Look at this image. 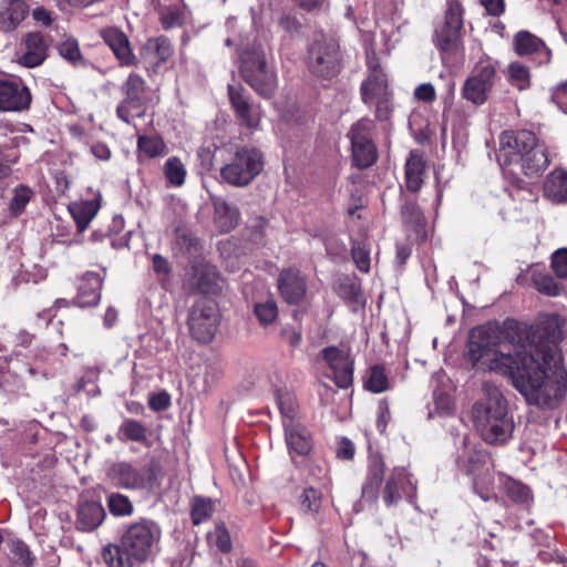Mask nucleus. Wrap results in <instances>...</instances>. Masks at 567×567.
<instances>
[{"mask_svg": "<svg viewBox=\"0 0 567 567\" xmlns=\"http://www.w3.org/2000/svg\"><path fill=\"white\" fill-rule=\"evenodd\" d=\"M505 339L514 353L498 349L499 329L487 324L474 328L468 340V358L474 365L509 375L514 388L529 405L554 410L567 392V371L563 367L549 369L555 357L548 339L538 330L516 320H505Z\"/></svg>", "mask_w": 567, "mask_h": 567, "instance_id": "f257e3e1", "label": "nucleus"}, {"mask_svg": "<svg viewBox=\"0 0 567 567\" xmlns=\"http://www.w3.org/2000/svg\"><path fill=\"white\" fill-rule=\"evenodd\" d=\"M472 416L476 431L487 444L503 445L511 440L515 423L498 389L486 390L484 398L473 405Z\"/></svg>", "mask_w": 567, "mask_h": 567, "instance_id": "f03ea898", "label": "nucleus"}, {"mask_svg": "<svg viewBox=\"0 0 567 567\" xmlns=\"http://www.w3.org/2000/svg\"><path fill=\"white\" fill-rule=\"evenodd\" d=\"M498 158L505 165L519 164L529 177L538 175L549 165L545 146L538 144L536 135L527 130L503 132L499 136Z\"/></svg>", "mask_w": 567, "mask_h": 567, "instance_id": "7ed1b4c3", "label": "nucleus"}, {"mask_svg": "<svg viewBox=\"0 0 567 567\" xmlns=\"http://www.w3.org/2000/svg\"><path fill=\"white\" fill-rule=\"evenodd\" d=\"M463 16L462 4L457 0H449L443 21L435 27L433 41L445 65H454L464 59Z\"/></svg>", "mask_w": 567, "mask_h": 567, "instance_id": "20e7f679", "label": "nucleus"}, {"mask_svg": "<svg viewBox=\"0 0 567 567\" xmlns=\"http://www.w3.org/2000/svg\"><path fill=\"white\" fill-rule=\"evenodd\" d=\"M161 537L162 529L156 522L141 518L127 525L120 539L123 546L141 564L153 559L157 555Z\"/></svg>", "mask_w": 567, "mask_h": 567, "instance_id": "39448f33", "label": "nucleus"}, {"mask_svg": "<svg viewBox=\"0 0 567 567\" xmlns=\"http://www.w3.org/2000/svg\"><path fill=\"white\" fill-rule=\"evenodd\" d=\"M240 72L246 83L260 96L270 97L277 89V75L266 61L265 52L255 49L241 56Z\"/></svg>", "mask_w": 567, "mask_h": 567, "instance_id": "423d86ee", "label": "nucleus"}, {"mask_svg": "<svg viewBox=\"0 0 567 567\" xmlns=\"http://www.w3.org/2000/svg\"><path fill=\"white\" fill-rule=\"evenodd\" d=\"M105 480L116 488L142 491L154 487L156 474L152 466L118 461L106 465Z\"/></svg>", "mask_w": 567, "mask_h": 567, "instance_id": "0eeeda50", "label": "nucleus"}, {"mask_svg": "<svg viewBox=\"0 0 567 567\" xmlns=\"http://www.w3.org/2000/svg\"><path fill=\"white\" fill-rule=\"evenodd\" d=\"M264 167L262 154L254 147L238 148L220 169L224 182L233 186H246L260 174Z\"/></svg>", "mask_w": 567, "mask_h": 567, "instance_id": "6e6552de", "label": "nucleus"}, {"mask_svg": "<svg viewBox=\"0 0 567 567\" xmlns=\"http://www.w3.org/2000/svg\"><path fill=\"white\" fill-rule=\"evenodd\" d=\"M307 65L310 73L319 79L334 78L341 70L339 43L332 38L318 37L308 49Z\"/></svg>", "mask_w": 567, "mask_h": 567, "instance_id": "1a4fd4ad", "label": "nucleus"}, {"mask_svg": "<svg viewBox=\"0 0 567 567\" xmlns=\"http://www.w3.org/2000/svg\"><path fill=\"white\" fill-rule=\"evenodd\" d=\"M497 80L496 62L482 58L464 81L461 95L475 106L485 104Z\"/></svg>", "mask_w": 567, "mask_h": 567, "instance_id": "9d476101", "label": "nucleus"}, {"mask_svg": "<svg viewBox=\"0 0 567 567\" xmlns=\"http://www.w3.org/2000/svg\"><path fill=\"white\" fill-rule=\"evenodd\" d=\"M190 336L199 343L213 341L220 323V313L217 303L209 298L198 299L188 315Z\"/></svg>", "mask_w": 567, "mask_h": 567, "instance_id": "9b49d317", "label": "nucleus"}, {"mask_svg": "<svg viewBox=\"0 0 567 567\" xmlns=\"http://www.w3.org/2000/svg\"><path fill=\"white\" fill-rule=\"evenodd\" d=\"M374 124L369 118H361L348 132L351 142L353 165L358 168H368L378 159L377 146L373 142Z\"/></svg>", "mask_w": 567, "mask_h": 567, "instance_id": "f8f14e48", "label": "nucleus"}, {"mask_svg": "<svg viewBox=\"0 0 567 567\" xmlns=\"http://www.w3.org/2000/svg\"><path fill=\"white\" fill-rule=\"evenodd\" d=\"M145 90V80L137 73H130L121 87L124 99L116 107V114L120 120L127 124H133L135 118L144 115L146 111Z\"/></svg>", "mask_w": 567, "mask_h": 567, "instance_id": "ddd939ff", "label": "nucleus"}, {"mask_svg": "<svg viewBox=\"0 0 567 567\" xmlns=\"http://www.w3.org/2000/svg\"><path fill=\"white\" fill-rule=\"evenodd\" d=\"M416 484L404 467H395L388 477L382 491V498L388 507L396 505L402 498L413 503Z\"/></svg>", "mask_w": 567, "mask_h": 567, "instance_id": "4468645a", "label": "nucleus"}, {"mask_svg": "<svg viewBox=\"0 0 567 567\" xmlns=\"http://www.w3.org/2000/svg\"><path fill=\"white\" fill-rule=\"evenodd\" d=\"M321 353L336 385L341 389L351 386L353 382V361L350 354L337 347H327Z\"/></svg>", "mask_w": 567, "mask_h": 567, "instance_id": "2eb2a0df", "label": "nucleus"}, {"mask_svg": "<svg viewBox=\"0 0 567 567\" xmlns=\"http://www.w3.org/2000/svg\"><path fill=\"white\" fill-rule=\"evenodd\" d=\"M228 96L235 116L241 126L256 130L259 126L261 112L258 105L250 103L249 94L239 85H228Z\"/></svg>", "mask_w": 567, "mask_h": 567, "instance_id": "dca6fc26", "label": "nucleus"}, {"mask_svg": "<svg viewBox=\"0 0 567 567\" xmlns=\"http://www.w3.org/2000/svg\"><path fill=\"white\" fill-rule=\"evenodd\" d=\"M369 76L361 84V96L365 105L372 106L375 100L390 95L388 79L375 58L368 56Z\"/></svg>", "mask_w": 567, "mask_h": 567, "instance_id": "f3484780", "label": "nucleus"}, {"mask_svg": "<svg viewBox=\"0 0 567 567\" xmlns=\"http://www.w3.org/2000/svg\"><path fill=\"white\" fill-rule=\"evenodd\" d=\"M383 476V461L379 457L371 460L361 487V498L353 505V509L357 513L362 512L365 508V504L373 505L377 503Z\"/></svg>", "mask_w": 567, "mask_h": 567, "instance_id": "a211bd4d", "label": "nucleus"}, {"mask_svg": "<svg viewBox=\"0 0 567 567\" xmlns=\"http://www.w3.org/2000/svg\"><path fill=\"white\" fill-rule=\"evenodd\" d=\"M284 429L286 444L291 460L296 463L297 456L305 457L309 455L313 442L308 429L297 420H288Z\"/></svg>", "mask_w": 567, "mask_h": 567, "instance_id": "6ab92c4d", "label": "nucleus"}, {"mask_svg": "<svg viewBox=\"0 0 567 567\" xmlns=\"http://www.w3.org/2000/svg\"><path fill=\"white\" fill-rule=\"evenodd\" d=\"M31 94L17 81L0 80V112H20L29 109Z\"/></svg>", "mask_w": 567, "mask_h": 567, "instance_id": "aec40b11", "label": "nucleus"}, {"mask_svg": "<svg viewBox=\"0 0 567 567\" xmlns=\"http://www.w3.org/2000/svg\"><path fill=\"white\" fill-rule=\"evenodd\" d=\"M173 54L168 39L158 37L150 39L142 49V59L148 74L158 73Z\"/></svg>", "mask_w": 567, "mask_h": 567, "instance_id": "412c9836", "label": "nucleus"}, {"mask_svg": "<svg viewBox=\"0 0 567 567\" xmlns=\"http://www.w3.org/2000/svg\"><path fill=\"white\" fill-rule=\"evenodd\" d=\"M278 288L282 298L291 305L302 301L307 291L306 280L296 268L284 269L279 274Z\"/></svg>", "mask_w": 567, "mask_h": 567, "instance_id": "4be33fe9", "label": "nucleus"}, {"mask_svg": "<svg viewBox=\"0 0 567 567\" xmlns=\"http://www.w3.org/2000/svg\"><path fill=\"white\" fill-rule=\"evenodd\" d=\"M103 279L100 274L87 271L79 278L78 293L73 303L80 308L94 307L101 298Z\"/></svg>", "mask_w": 567, "mask_h": 567, "instance_id": "5701e85b", "label": "nucleus"}, {"mask_svg": "<svg viewBox=\"0 0 567 567\" xmlns=\"http://www.w3.org/2000/svg\"><path fill=\"white\" fill-rule=\"evenodd\" d=\"M104 42L112 50L122 66H131L136 63V58L131 49L126 34L117 28H107L102 31Z\"/></svg>", "mask_w": 567, "mask_h": 567, "instance_id": "b1692460", "label": "nucleus"}, {"mask_svg": "<svg viewBox=\"0 0 567 567\" xmlns=\"http://www.w3.org/2000/svg\"><path fill=\"white\" fill-rule=\"evenodd\" d=\"M513 45L515 52L520 56L534 55L538 56V63L548 62L550 51L545 42L528 31H519L515 34Z\"/></svg>", "mask_w": 567, "mask_h": 567, "instance_id": "393cba45", "label": "nucleus"}, {"mask_svg": "<svg viewBox=\"0 0 567 567\" xmlns=\"http://www.w3.org/2000/svg\"><path fill=\"white\" fill-rule=\"evenodd\" d=\"M90 197L73 204V220L78 234H82L94 219L101 208V193L90 188Z\"/></svg>", "mask_w": 567, "mask_h": 567, "instance_id": "a878e982", "label": "nucleus"}, {"mask_svg": "<svg viewBox=\"0 0 567 567\" xmlns=\"http://www.w3.org/2000/svg\"><path fill=\"white\" fill-rule=\"evenodd\" d=\"M488 455L483 450H476L464 439V446L457 455V466L466 474L475 475L487 466Z\"/></svg>", "mask_w": 567, "mask_h": 567, "instance_id": "bb28decb", "label": "nucleus"}, {"mask_svg": "<svg viewBox=\"0 0 567 567\" xmlns=\"http://www.w3.org/2000/svg\"><path fill=\"white\" fill-rule=\"evenodd\" d=\"M105 515V509L100 502H82L78 509V528L92 532L103 523Z\"/></svg>", "mask_w": 567, "mask_h": 567, "instance_id": "cd10ccee", "label": "nucleus"}, {"mask_svg": "<svg viewBox=\"0 0 567 567\" xmlns=\"http://www.w3.org/2000/svg\"><path fill=\"white\" fill-rule=\"evenodd\" d=\"M29 12L28 4L23 0H4L0 9V28L13 31Z\"/></svg>", "mask_w": 567, "mask_h": 567, "instance_id": "c85d7f7f", "label": "nucleus"}, {"mask_svg": "<svg viewBox=\"0 0 567 567\" xmlns=\"http://www.w3.org/2000/svg\"><path fill=\"white\" fill-rule=\"evenodd\" d=\"M47 44L40 32H30L25 37V52L20 56V64L27 68L40 65L45 59Z\"/></svg>", "mask_w": 567, "mask_h": 567, "instance_id": "c756f323", "label": "nucleus"}, {"mask_svg": "<svg viewBox=\"0 0 567 567\" xmlns=\"http://www.w3.org/2000/svg\"><path fill=\"white\" fill-rule=\"evenodd\" d=\"M101 556L106 567H134L137 563V559L131 555L121 540L118 544L105 545Z\"/></svg>", "mask_w": 567, "mask_h": 567, "instance_id": "7c9ffc66", "label": "nucleus"}, {"mask_svg": "<svg viewBox=\"0 0 567 567\" xmlns=\"http://www.w3.org/2000/svg\"><path fill=\"white\" fill-rule=\"evenodd\" d=\"M544 193L554 203H567V172L554 171L544 184Z\"/></svg>", "mask_w": 567, "mask_h": 567, "instance_id": "2f4dec72", "label": "nucleus"}, {"mask_svg": "<svg viewBox=\"0 0 567 567\" xmlns=\"http://www.w3.org/2000/svg\"><path fill=\"white\" fill-rule=\"evenodd\" d=\"M401 215L404 224L414 230L416 239L424 240L426 237V223L417 204L412 199H406L402 205Z\"/></svg>", "mask_w": 567, "mask_h": 567, "instance_id": "473e14b6", "label": "nucleus"}, {"mask_svg": "<svg viewBox=\"0 0 567 567\" xmlns=\"http://www.w3.org/2000/svg\"><path fill=\"white\" fill-rule=\"evenodd\" d=\"M424 162L422 157L411 152L405 162V187L412 193L421 189L423 184Z\"/></svg>", "mask_w": 567, "mask_h": 567, "instance_id": "72a5a7b5", "label": "nucleus"}, {"mask_svg": "<svg viewBox=\"0 0 567 567\" xmlns=\"http://www.w3.org/2000/svg\"><path fill=\"white\" fill-rule=\"evenodd\" d=\"M167 154V146L158 135H140L137 138V158L162 157Z\"/></svg>", "mask_w": 567, "mask_h": 567, "instance_id": "f704fd0d", "label": "nucleus"}, {"mask_svg": "<svg viewBox=\"0 0 567 567\" xmlns=\"http://www.w3.org/2000/svg\"><path fill=\"white\" fill-rule=\"evenodd\" d=\"M239 219V212L236 207L219 202L215 204V223L223 233H228L234 229Z\"/></svg>", "mask_w": 567, "mask_h": 567, "instance_id": "c9c22d12", "label": "nucleus"}, {"mask_svg": "<svg viewBox=\"0 0 567 567\" xmlns=\"http://www.w3.org/2000/svg\"><path fill=\"white\" fill-rule=\"evenodd\" d=\"M117 439L122 442L145 443L146 427L136 420L125 419L118 427Z\"/></svg>", "mask_w": 567, "mask_h": 567, "instance_id": "e433bc0d", "label": "nucleus"}, {"mask_svg": "<svg viewBox=\"0 0 567 567\" xmlns=\"http://www.w3.org/2000/svg\"><path fill=\"white\" fill-rule=\"evenodd\" d=\"M473 476V488L475 494L485 502L496 498L494 491V475L489 467H486Z\"/></svg>", "mask_w": 567, "mask_h": 567, "instance_id": "4c0bfd02", "label": "nucleus"}, {"mask_svg": "<svg viewBox=\"0 0 567 567\" xmlns=\"http://www.w3.org/2000/svg\"><path fill=\"white\" fill-rule=\"evenodd\" d=\"M504 488L506 495L515 503L529 506L533 502V495L530 488L519 481L511 477H505Z\"/></svg>", "mask_w": 567, "mask_h": 567, "instance_id": "58836bf2", "label": "nucleus"}, {"mask_svg": "<svg viewBox=\"0 0 567 567\" xmlns=\"http://www.w3.org/2000/svg\"><path fill=\"white\" fill-rule=\"evenodd\" d=\"M275 400L282 416V425L285 426L288 420H295L297 408L296 395L288 389H277Z\"/></svg>", "mask_w": 567, "mask_h": 567, "instance_id": "ea45409f", "label": "nucleus"}, {"mask_svg": "<svg viewBox=\"0 0 567 567\" xmlns=\"http://www.w3.org/2000/svg\"><path fill=\"white\" fill-rule=\"evenodd\" d=\"M163 171L169 185L175 187H181L182 185H184L187 172L185 165L178 157H169L165 162Z\"/></svg>", "mask_w": 567, "mask_h": 567, "instance_id": "a19ab883", "label": "nucleus"}, {"mask_svg": "<svg viewBox=\"0 0 567 567\" xmlns=\"http://www.w3.org/2000/svg\"><path fill=\"white\" fill-rule=\"evenodd\" d=\"M215 512V502L210 498L194 497L190 508V518L194 525L208 520Z\"/></svg>", "mask_w": 567, "mask_h": 567, "instance_id": "79ce46f5", "label": "nucleus"}, {"mask_svg": "<svg viewBox=\"0 0 567 567\" xmlns=\"http://www.w3.org/2000/svg\"><path fill=\"white\" fill-rule=\"evenodd\" d=\"M207 540L221 553H229L233 548L230 534L224 522L215 524L214 530L207 534Z\"/></svg>", "mask_w": 567, "mask_h": 567, "instance_id": "37998d69", "label": "nucleus"}, {"mask_svg": "<svg viewBox=\"0 0 567 567\" xmlns=\"http://www.w3.org/2000/svg\"><path fill=\"white\" fill-rule=\"evenodd\" d=\"M107 506L110 513L116 517L131 516L134 512V506L131 499L118 492L111 493L107 496Z\"/></svg>", "mask_w": 567, "mask_h": 567, "instance_id": "c03bdc74", "label": "nucleus"}, {"mask_svg": "<svg viewBox=\"0 0 567 567\" xmlns=\"http://www.w3.org/2000/svg\"><path fill=\"white\" fill-rule=\"evenodd\" d=\"M509 83L523 91L530 85V75L527 66L520 62H512L507 69Z\"/></svg>", "mask_w": 567, "mask_h": 567, "instance_id": "a18cd8bd", "label": "nucleus"}, {"mask_svg": "<svg viewBox=\"0 0 567 567\" xmlns=\"http://www.w3.org/2000/svg\"><path fill=\"white\" fill-rule=\"evenodd\" d=\"M254 312L262 326H268L272 323L278 317L277 303L272 299L257 302L254 307Z\"/></svg>", "mask_w": 567, "mask_h": 567, "instance_id": "49530a36", "label": "nucleus"}, {"mask_svg": "<svg viewBox=\"0 0 567 567\" xmlns=\"http://www.w3.org/2000/svg\"><path fill=\"white\" fill-rule=\"evenodd\" d=\"M365 386L373 393H381L389 389V380L383 367L374 365L370 369Z\"/></svg>", "mask_w": 567, "mask_h": 567, "instance_id": "de8ad7c7", "label": "nucleus"}, {"mask_svg": "<svg viewBox=\"0 0 567 567\" xmlns=\"http://www.w3.org/2000/svg\"><path fill=\"white\" fill-rule=\"evenodd\" d=\"M300 503L303 511L316 514L321 507L322 494L313 487H307L301 494Z\"/></svg>", "mask_w": 567, "mask_h": 567, "instance_id": "09e8293b", "label": "nucleus"}, {"mask_svg": "<svg viewBox=\"0 0 567 567\" xmlns=\"http://www.w3.org/2000/svg\"><path fill=\"white\" fill-rule=\"evenodd\" d=\"M534 285L540 293L547 295L550 297L559 296L561 292V287L549 275H543V274L536 275L534 277Z\"/></svg>", "mask_w": 567, "mask_h": 567, "instance_id": "8fccbe9b", "label": "nucleus"}, {"mask_svg": "<svg viewBox=\"0 0 567 567\" xmlns=\"http://www.w3.org/2000/svg\"><path fill=\"white\" fill-rule=\"evenodd\" d=\"M32 197V190L25 186H19L14 189V195L10 202V212L13 216L20 215Z\"/></svg>", "mask_w": 567, "mask_h": 567, "instance_id": "3c124183", "label": "nucleus"}, {"mask_svg": "<svg viewBox=\"0 0 567 567\" xmlns=\"http://www.w3.org/2000/svg\"><path fill=\"white\" fill-rule=\"evenodd\" d=\"M99 374L100 370L96 367L89 368L78 381V390L85 391L89 395H96L99 393L96 385Z\"/></svg>", "mask_w": 567, "mask_h": 567, "instance_id": "603ef678", "label": "nucleus"}, {"mask_svg": "<svg viewBox=\"0 0 567 567\" xmlns=\"http://www.w3.org/2000/svg\"><path fill=\"white\" fill-rule=\"evenodd\" d=\"M352 258L358 269L362 272H369L370 270V252L361 244H354L352 246Z\"/></svg>", "mask_w": 567, "mask_h": 567, "instance_id": "864d4df0", "label": "nucleus"}, {"mask_svg": "<svg viewBox=\"0 0 567 567\" xmlns=\"http://www.w3.org/2000/svg\"><path fill=\"white\" fill-rule=\"evenodd\" d=\"M551 268L557 277L567 278V249L556 250L551 256Z\"/></svg>", "mask_w": 567, "mask_h": 567, "instance_id": "5fc2aeb1", "label": "nucleus"}, {"mask_svg": "<svg viewBox=\"0 0 567 567\" xmlns=\"http://www.w3.org/2000/svg\"><path fill=\"white\" fill-rule=\"evenodd\" d=\"M18 155L13 150L0 147V179L11 174V167L17 162Z\"/></svg>", "mask_w": 567, "mask_h": 567, "instance_id": "6e6d98bb", "label": "nucleus"}, {"mask_svg": "<svg viewBox=\"0 0 567 567\" xmlns=\"http://www.w3.org/2000/svg\"><path fill=\"white\" fill-rule=\"evenodd\" d=\"M11 551L17 557L18 563L33 565L34 557L32 556L29 547L21 540H13L11 543Z\"/></svg>", "mask_w": 567, "mask_h": 567, "instance_id": "4d7b16f0", "label": "nucleus"}, {"mask_svg": "<svg viewBox=\"0 0 567 567\" xmlns=\"http://www.w3.org/2000/svg\"><path fill=\"white\" fill-rule=\"evenodd\" d=\"M373 105H375V117L379 121H388L390 118L392 114L391 94L375 100Z\"/></svg>", "mask_w": 567, "mask_h": 567, "instance_id": "13d9d810", "label": "nucleus"}, {"mask_svg": "<svg viewBox=\"0 0 567 567\" xmlns=\"http://www.w3.org/2000/svg\"><path fill=\"white\" fill-rule=\"evenodd\" d=\"M551 101L565 114H567V82L557 85L551 92Z\"/></svg>", "mask_w": 567, "mask_h": 567, "instance_id": "bf43d9fd", "label": "nucleus"}, {"mask_svg": "<svg viewBox=\"0 0 567 567\" xmlns=\"http://www.w3.org/2000/svg\"><path fill=\"white\" fill-rule=\"evenodd\" d=\"M414 95L417 100L431 103L436 99V92L431 83H423L415 87Z\"/></svg>", "mask_w": 567, "mask_h": 567, "instance_id": "052dcab7", "label": "nucleus"}, {"mask_svg": "<svg viewBox=\"0 0 567 567\" xmlns=\"http://www.w3.org/2000/svg\"><path fill=\"white\" fill-rule=\"evenodd\" d=\"M487 14L492 17H499L505 12L504 0H480Z\"/></svg>", "mask_w": 567, "mask_h": 567, "instance_id": "680f3d73", "label": "nucleus"}, {"mask_svg": "<svg viewBox=\"0 0 567 567\" xmlns=\"http://www.w3.org/2000/svg\"><path fill=\"white\" fill-rule=\"evenodd\" d=\"M153 270L158 276L166 277L171 271L169 262L159 254H155L152 258Z\"/></svg>", "mask_w": 567, "mask_h": 567, "instance_id": "e2e57ef3", "label": "nucleus"}, {"mask_svg": "<svg viewBox=\"0 0 567 567\" xmlns=\"http://www.w3.org/2000/svg\"><path fill=\"white\" fill-rule=\"evenodd\" d=\"M169 396L166 393L154 394L150 398V408L154 411H163L169 406Z\"/></svg>", "mask_w": 567, "mask_h": 567, "instance_id": "0e129e2a", "label": "nucleus"}, {"mask_svg": "<svg viewBox=\"0 0 567 567\" xmlns=\"http://www.w3.org/2000/svg\"><path fill=\"white\" fill-rule=\"evenodd\" d=\"M354 451L355 450L353 443L350 440L343 437L339 443L337 456L342 460H352Z\"/></svg>", "mask_w": 567, "mask_h": 567, "instance_id": "69168bd1", "label": "nucleus"}, {"mask_svg": "<svg viewBox=\"0 0 567 567\" xmlns=\"http://www.w3.org/2000/svg\"><path fill=\"white\" fill-rule=\"evenodd\" d=\"M382 38L384 40L385 45L388 47V50L392 48L393 45H390V42H398L399 38L396 37V31L394 30L393 25H391L388 22H383L379 24Z\"/></svg>", "mask_w": 567, "mask_h": 567, "instance_id": "338daca9", "label": "nucleus"}, {"mask_svg": "<svg viewBox=\"0 0 567 567\" xmlns=\"http://www.w3.org/2000/svg\"><path fill=\"white\" fill-rule=\"evenodd\" d=\"M92 155L101 161H109L111 158V151L104 143H94L90 146Z\"/></svg>", "mask_w": 567, "mask_h": 567, "instance_id": "774afa93", "label": "nucleus"}]
</instances>
